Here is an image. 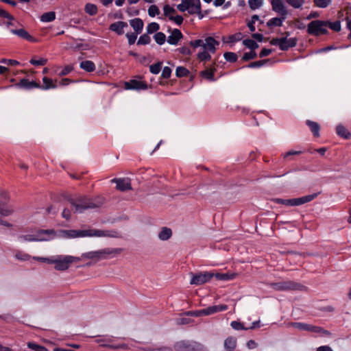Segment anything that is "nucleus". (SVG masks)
<instances>
[{
	"label": "nucleus",
	"instance_id": "f257e3e1",
	"mask_svg": "<svg viewBox=\"0 0 351 351\" xmlns=\"http://www.w3.org/2000/svg\"><path fill=\"white\" fill-rule=\"evenodd\" d=\"M39 235L45 234L51 237H57L64 239H74L86 237H103L105 234L102 230L88 229V230H60L56 232L53 229L39 230Z\"/></svg>",
	"mask_w": 351,
	"mask_h": 351
},
{
	"label": "nucleus",
	"instance_id": "f03ea898",
	"mask_svg": "<svg viewBox=\"0 0 351 351\" xmlns=\"http://www.w3.org/2000/svg\"><path fill=\"white\" fill-rule=\"evenodd\" d=\"M69 202L71 206V209L77 213H82L87 209L98 208L102 204L101 202H97L95 199L85 195L71 198Z\"/></svg>",
	"mask_w": 351,
	"mask_h": 351
},
{
	"label": "nucleus",
	"instance_id": "7ed1b4c3",
	"mask_svg": "<svg viewBox=\"0 0 351 351\" xmlns=\"http://www.w3.org/2000/svg\"><path fill=\"white\" fill-rule=\"evenodd\" d=\"M272 289L278 291H304L307 290V287L304 285L293 281H282L278 282H270L268 284Z\"/></svg>",
	"mask_w": 351,
	"mask_h": 351
},
{
	"label": "nucleus",
	"instance_id": "20e7f679",
	"mask_svg": "<svg viewBox=\"0 0 351 351\" xmlns=\"http://www.w3.org/2000/svg\"><path fill=\"white\" fill-rule=\"evenodd\" d=\"M121 248H105L98 251L84 253L82 258L100 260L108 258L110 255L119 254L122 252Z\"/></svg>",
	"mask_w": 351,
	"mask_h": 351
},
{
	"label": "nucleus",
	"instance_id": "39448f33",
	"mask_svg": "<svg viewBox=\"0 0 351 351\" xmlns=\"http://www.w3.org/2000/svg\"><path fill=\"white\" fill-rule=\"evenodd\" d=\"M177 9L180 12L187 10L189 14H198L200 19L203 17L200 0H182L181 3L177 5Z\"/></svg>",
	"mask_w": 351,
	"mask_h": 351
},
{
	"label": "nucleus",
	"instance_id": "423d86ee",
	"mask_svg": "<svg viewBox=\"0 0 351 351\" xmlns=\"http://www.w3.org/2000/svg\"><path fill=\"white\" fill-rule=\"evenodd\" d=\"M81 258L73 256H58L52 258L51 264H54V268L58 271H65L73 263H77Z\"/></svg>",
	"mask_w": 351,
	"mask_h": 351
},
{
	"label": "nucleus",
	"instance_id": "0eeeda50",
	"mask_svg": "<svg viewBox=\"0 0 351 351\" xmlns=\"http://www.w3.org/2000/svg\"><path fill=\"white\" fill-rule=\"evenodd\" d=\"M189 45L194 49L198 47H202L204 50L214 53L216 51V47L219 45V42L214 38L208 36L205 40L197 39L191 40L189 43Z\"/></svg>",
	"mask_w": 351,
	"mask_h": 351
},
{
	"label": "nucleus",
	"instance_id": "6e6552de",
	"mask_svg": "<svg viewBox=\"0 0 351 351\" xmlns=\"http://www.w3.org/2000/svg\"><path fill=\"white\" fill-rule=\"evenodd\" d=\"M307 33L315 36L326 34L328 29H326V21L315 20L308 24Z\"/></svg>",
	"mask_w": 351,
	"mask_h": 351
},
{
	"label": "nucleus",
	"instance_id": "1a4fd4ad",
	"mask_svg": "<svg viewBox=\"0 0 351 351\" xmlns=\"http://www.w3.org/2000/svg\"><path fill=\"white\" fill-rule=\"evenodd\" d=\"M175 348L177 351H206L202 343L189 340L178 341Z\"/></svg>",
	"mask_w": 351,
	"mask_h": 351
},
{
	"label": "nucleus",
	"instance_id": "9d476101",
	"mask_svg": "<svg viewBox=\"0 0 351 351\" xmlns=\"http://www.w3.org/2000/svg\"><path fill=\"white\" fill-rule=\"evenodd\" d=\"M317 196L316 194L309 195L299 198L284 199L280 198L275 199L274 201L276 203L284 204L286 206H298L306 202H311Z\"/></svg>",
	"mask_w": 351,
	"mask_h": 351
},
{
	"label": "nucleus",
	"instance_id": "9b49d317",
	"mask_svg": "<svg viewBox=\"0 0 351 351\" xmlns=\"http://www.w3.org/2000/svg\"><path fill=\"white\" fill-rule=\"evenodd\" d=\"M192 275V278L191 280V285H202L214 277V273L212 272H199L197 274H191Z\"/></svg>",
	"mask_w": 351,
	"mask_h": 351
},
{
	"label": "nucleus",
	"instance_id": "f8f14e48",
	"mask_svg": "<svg viewBox=\"0 0 351 351\" xmlns=\"http://www.w3.org/2000/svg\"><path fill=\"white\" fill-rule=\"evenodd\" d=\"M124 88L126 90H146L148 88V85L145 82L133 79L125 82L124 83Z\"/></svg>",
	"mask_w": 351,
	"mask_h": 351
},
{
	"label": "nucleus",
	"instance_id": "ddd939ff",
	"mask_svg": "<svg viewBox=\"0 0 351 351\" xmlns=\"http://www.w3.org/2000/svg\"><path fill=\"white\" fill-rule=\"evenodd\" d=\"M271 5L273 11L282 16V19L287 18L288 10L282 0H271Z\"/></svg>",
	"mask_w": 351,
	"mask_h": 351
},
{
	"label": "nucleus",
	"instance_id": "4468645a",
	"mask_svg": "<svg viewBox=\"0 0 351 351\" xmlns=\"http://www.w3.org/2000/svg\"><path fill=\"white\" fill-rule=\"evenodd\" d=\"M112 182L116 183V189L121 191L132 190L131 182L129 178H114Z\"/></svg>",
	"mask_w": 351,
	"mask_h": 351
},
{
	"label": "nucleus",
	"instance_id": "2eb2a0df",
	"mask_svg": "<svg viewBox=\"0 0 351 351\" xmlns=\"http://www.w3.org/2000/svg\"><path fill=\"white\" fill-rule=\"evenodd\" d=\"M11 32L13 34L17 35L19 37L28 40L32 43H36L37 40L31 36L25 29L21 28L18 29H11Z\"/></svg>",
	"mask_w": 351,
	"mask_h": 351
},
{
	"label": "nucleus",
	"instance_id": "dca6fc26",
	"mask_svg": "<svg viewBox=\"0 0 351 351\" xmlns=\"http://www.w3.org/2000/svg\"><path fill=\"white\" fill-rule=\"evenodd\" d=\"M183 38V35L180 29H174L170 36L167 38V42L170 45H176L179 41Z\"/></svg>",
	"mask_w": 351,
	"mask_h": 351
},
{
	"label": "nucleus",
	"instance_id": "f3484780",
	"mask_svg": "<svg viewBox=\"0 0 351 351\" xmlns=\"http://www.w3.org/2000/svg\"><path fill=\"white\" fill-rule=\"evenodd\" d=\"M128 27V23L124 21H117L112 23L109 29L116 32L118 35H122L124 33V28Z\"/></svg>",
	"mask_w": 351,
	"mask_h": 351
},
{
	"label": "nucleus",
	"instance_id": "a211bd4d",
	"mask_svg": "<svg viewBox=\"0 0 351 351\" xmlns=\"http://www.w3.org/2000/svg\"><path fill=\"white\" fill-rule=\"evenodd\" d=\"M216 71L215 64L214 63L210 68H206L205 70L199 73V75L209 81H215L214 74Z\"/></svg>",
	"mask_w": 351,
	"mask_h": 351
},
{
	"label": "nucleus",
	"instance_id": "6ab92c4d",
	"mask_svg": "<svg viewBox=\"0 0 351 351\" xmlns=\"http://www.w3.org/2000/svg\"><path fill=\"white\" fill-rule=\"evenodd\" d=\"M227 309H228V306L226 304L212 306H209L206 308L203 309V313H204V316H206V315L216 313L217 312L226 311Z\"/></svg>",
	"mask_w": 351,
	"mask_h": 351
},
{
	"label": "nucleus",
	"instance_id": "aec40b11",
	"mask_svg": "<svg viewBox=\"0 0 351 351\" xmlns=\"http://www.w3.org/2000/svg\"><path fill=\"white\" fill-rule=\"evenodd\" d=\"M130 25L133 27L136 34L141 33L143 28V21L139 18H136L130 21Z\"/></svg>",
	"mask_w": 351,
	"mask_h": 351
},
{
	"label": "nucleus",
	"instance_id": "412c9836",
	"mask_svg": "<svg viewBox=\"0 0 351 351\" xmlns=\"http://www.w3.org/2000/svg\"><path fill=\"white\" fill-rule=\"evenodd\" d=\"M19 85L21 87H23L27 89H30L33 88H40V85L39 83H37L34 81H29L27 79H22Z\"/></svg>",
	"mask_w": 351,
	"mask_h": 351
},
{
	"label": "nucleus",
	"instance_id": "4be33fe9",
	"mask_svg": "<svg viewBox=\"0 0 351 351\" xmlns=\"http://www.w3.org/2000/svg\"><path fill=\"white\" fill-rule=\"evenodd\" d=\"M237 346V339L235 337H229L224 341V348L227 351H233Z\"/></svg>",
	"mask_w": 351,
	"mask_h": 351
},
{
	"label": "nucleus",
	"instance_id": "5701e85b",
	"mask_svg": "<svg viewBox=\"0 0 351 351\" xmlns=\"http://www.w3.org/2000/svg\"><path fill=\"white\" fill-rule=\"evenodd\" d=\"M306 125L310 128L311 132L313 134V136L316 138H318L319 136V130L320 126L318 123L307 120L306 121Z\"/></svg>",
	"mask_w": 351,
	"mask_h": 351
},
{
	"label": "nucleus",
	"instance_id": "b1692460",
	"mask_svg": "<svg viewBox=\"0 0 351 351\" xmlns=\"http://www.w3.org/2000/svg\"><path fill=\"white\" fill-rule=\"evenodd\" d=\"M336 132L339 136L345 139H349L351 138L350 132L347 130V128L341 124L337 126Z\"/></svg>",
	"mask_w": 351,
	"mask_h": 351
},
{
	"label": "nucleus",
	"instance_id": "393cba45",
	"mask_svg": "<svg viewBox=\"0 0 351 351\" xmlns=\"http://www.w3.org/2000/svg\"><path fill=\"white\" fill-rule=\"evenodd\" d=\"M282 39L285 40V43H282V46L285 48L280 49L282 51H287L291 47H293L297 44V39L295 38H287V37H283Z\"/></svg>",
	"mask_w": 351,
	"mask_h": 351
},
{
	"label": "nucleus",
	"instance_id": "a878e982",
	"mask_svg": "<svg viewBox=\"0 0 351 351\" xmlns=\"http://www.w3.org/2000/svg\"><path fill=\"white\" fill-rule=\"evenodd\" d=\"M38 235L40 238H36L32 234L21 235L19 238L26 241H47L49 239V236L47 237H43V234L39 235L38 233Z\"/></svg>",
	"mask_w": 351,
	"mask_h": 351
},
{
	"label": "nucleus",
	"instance_id": "bb28decb",
	"mask_svg": "<svg viewBox=\"0 0 351 351\" xmlns=\"http://www.w3.org/2000/svg\"><path fill=\"white\" fill-rule=\"evenodd\" d=\"M80 68L87 72H93L95 70V65L94 62L90 60H85L80 63Z\"/></svg>",
	"mask_w": 351,
	"mask_h": 351
},
{
	"label": "nucleus",
	"instance_id": "cd10ccee",
	"mask_svg": "<svg viewBox=\"0 0 351 351\" xmlns=\"http://www.w3.org/2000/svg\"><path fill=\"white\" fill-rule=\"evenodd\" d=\"M171 230L169 228L163 227L158 234V237L160 240L166 241L168 240L171 237Z\"/></svg>",
	"mask_w": 351,
	"mask_h": 351
},
{
	"label": "nucleus",
	"instance_id": "c85d7f7f",
	"mask_svg": "<svg viewBox=\"0 0 351 351\" xmlns=\"http://www.w3.org/2000/svg\"><path fill=\"white\" fill-rule=\"evenodd\" d=\"M43 85L40 86V88L43 89H49V88H56V83L51 79L47 77H44L43 78Z\"/></svg>",
	"mask_w": 351,
	"mask_h": 351
},
{
	"label": "nucleus",
	"instance_id": "c756f323",
	"mask_svg": "<svg viewBox=\"0 0 351 351\" xmlns=\"http://www.w3.org/2000/svg\"><path fill=\"white\" fill-rule=\"evenodd\" d=\"M285 20V19H282V16H280V18L275 17L269 20L267 23V25L269 27L273 26L280 27L282 25V21Z\"/></svg>",
	"mask_w": 351,
	"mask_h": 351
},
{
	"label": "nucleus",
	"instance_id": "7c9ffc66",
	"mask_svg": "<svg viewBox=\"0 0 351 351\" xmlns=\"http://www.w3.org/2000/svg\"><path fill=\"white\" fill-rule=\"evenodd\" d=\"M214 276L217 280H232V279L234 278L236 276V274H229V273H226V274L216 273V274H214Z\"/></svg>",
	"mask_w": 351,
	"mask_h": 351
},
{
	"label": "nucleus",
	"instance_id": "2f4dec72",
	"mask_svg": "<svg viewBox=\"0 0 351 351\" xmlns=\"http://www.w3.org/2000/svg\"><path fill=\"white\" fill-rule=\"evenodd\" d=\"M84 11L89 15L94 16L97 13V7L95 4L88 3L86 4Z\"/></svg>",
	"mask_w": 351,
	"mask_h": 351
},
{
	"label": "nucleus",
	"instance_id": "473e14b6",
	"mask_svg": "<svg viewBox=\"0 0 351 351\" xmlns=\"http://www.w3.org/2000/svg\"><path fill=\"white\" fill-rule=\"evenodd\" d=\"M56 19V13L55 12H45L40 16V20L43 22H51L54 21Z\"/></svg>",
	"mask_w": 351,
	"mask_h": 351
},
{
	"label": "nucleus",
	"instance_id": "72a5a7b5",
	"mask_svg": "<svg viewBox=\"0 0 351 351\" xmlns=\"http://www.w3.org/2000/svg\"><path fill=\"white\" fill-rule=\"evenodd\" d=\"M243 44L247 48L250 49L251 51H254L259 47L258 45L254 40L252 39L243 40Z\"/></svg>",
	"mask_w": 351,
	"mask_h": 351
},
{
	"label": "nucleus",
	"instance_id": "f704fd0d",
	"mask_svg": "<svg viewBox=\"0 0 351 351\" xmlns=\"http://www.w3.org/2000/svg\"><path fill=\"white\" fill-rule=\"evenodd\" d=\"M248 4L252 10H255L262 7L263 0H248Z\"/></svg>",
	"mask_w": 351,
	"mask_h": 351
},
{
	"label": "nucleus",
	"instance_id": "c9c22d12",
	"mask_svg": "<svg viewBox=\"0 0 351 351\" xmlns=\"http://www.w3.org/2000/svg\"><path fill=\"white\" fill-rule=\"evenodd\" d=\"M286 2L293 8L298 9L305 3V0H286Z\"/></svg>",
	"mask_w": 351,
	"mask_h": 351
},
{
	"label": "nucleus",
	"instance_id": "e433bc0d",
	"mask_svg": "<svg viewBox=\"0 0 351 351\" xmlns=\"http://www.w3.org/2000/svg\"><path fill=\"white\" fill-rule=\"evenodd\" d=\"M189 74V71L184 66H178L176 71V75L178 77H186Z\"/></svg>",
	"mask_w": 351,
	"mask_h": 351
},
{
	"label": "nucleus",
	"instance_id": "4c0bfd02",
	"mask_svg": "<svg viewBox=\"0 0 351 351\" xmlns=\"http://www.w3.org/2000/svg\"><path fill=\"white\" fill-rule=\"evenodd\" d=\"M27 346L29 348L35 351H48V349L45 346L38 345L33 342H28Z\"/></svg>",
	"mask_w": 351,
	"mask_h": 351
},
{
	"label": "nucleus",
	"instance_id": "58836bf2",
	"mask_svg": "<svg viewBox=\"0 0 351 351\" xmlns=\"http://www.w3.org/2000/svg\"><path fill=\"white\" fill-rule=\"evenodd\" d=\"M330 27L331 29L335 32H339L341 30V23L339 21H335L333 23L326 21V29Z\"/></svg>",
	"mask_w": 351,
	"mask_h": 351
},
{
	"label": "nucleus",
	"instance_id": "ea45409f",
	"mask_svg": "<svg viewBox=\"0 0 351 351\" xmlns=\"http://www.w3.org/2000/svg\"><path fill=\"white\" fill-rule=\"evenodd\" d=\"M154 40L158 45H162L165 43L166 40V36L162 32H157L154 36Z\"/></svg>",
	"mask_w": 351,
	"mask_h": 351
},
{
	"label": "nucleus",
	"instance_id": "a19ab883",
	"mask_svg": "<svg viewBox=\"0 0 351 351\" xmlns=\"http://www.w3.org/2000/svg\"><path fill=\"white\" fill-rule=\"evenodd\" d=\"M311 332L315 333H322L326 336H330L331 335L328 330H324V328L316 326H313V327H311Z\"/></svg>",
	"mask_w": 351,
	"mask_h": 351
},
{
	"label": "nucleus",
	"instance_id": "79ce46f5",
	"mask_svg": "<svg viewBox=\"0 0 351 351\" xmlns=\"http://www.w3.org/2000/svg\"><path fill=\"white\" fill-rule=\"evenodd\" d=\"M224 58L230 62H235L237 60V55L233 52H226L223 55Z\"/></svg>",
	"mask_w": 351,
	"mask_h": 351
},
{
	"label": "nucleus",
	"instance_id": "37998d69",
	"mask_svg": "<svg viewBox=\"0 0 351 351\" xmlns=\"http://www.w3.org/2000/svg\"><path fill=\"white\" fill-rule=\"evenodd\" d=\"M162 62H158L156 64H152L149 66V71L153 74H158L160 73L161 68H162Z\"/></svg>",
	"mask_w": 351,
	"mask_h": 351
},
{
	"label": "nucleus",
	"instance_id": "c03bdc74",
	"mask_svg": "<svg viewBox=\"0 0 351 351\" xmlns=\"http://www.w3.org/2000/svg\"><path fill=\"white\" fill-rule=\"evenodd\" d=\"M209 51L204 49L203 51L197 53V58L200 61L210 60L211 59L210 55L208 53Z\"/></svg>",
	"mask_w": 351,
	"mask_h": 351
},
{
	"label": "nucleus",
	"instance_id": "a18cd8bd",
	"mask_svg": "<svg viewBox=\"0 0 351 351\" xmlns=\"http://www.w3.org/2000/svg\"><path fill=\"white\" fill-rule=\"evenodd\" d=\"M159 13L160 10L156 5H152L148 9V14L152 17H154L155 16L159 14Z\"/></svg>",
	"mask_w": 351,
	"mask_h": 351
},
{
	"label": "nucleus",
	"instance_id": "49530a36",
	"mask_svg": "<svg viewBox=\"0 0 351 351\" xmlns=\"http://www.w3.org/2000/svg\"><path fill=\"white\" fill-rule=\"evenodd\" d=\"M163 11H164V15L165 16H168L169 18V16H173V14L176 13V10L169 5H165L164 6Z\"/></svg>",
	"mask_w": 351,
	"mask_h": 351
},
{
	"label": "nucleus",
	"instance_id": "de8ad7c7",
	"mask_svg": "<svg viewBox=\"0 0 351 351\" xmlns=\"http://www.w3.org/2000/svg\"><path fill=\"white\" fill-rule=\"evenodd\" d=\"M151 38L147 34H143L140 36L137 45H147L150 43Z\"/></svg>",
	"mask_w": 351,
	"mask_h": 351
},
{
	"label": "nucleus",
	"instance_id": "09e8293b",
	"mask_svg": "<svg viewBox=\"0 0 351 351\" xmlns=\"http://www.w3.org/2000/svg\"><path fill=\"white\" fill-rule=\"evenodd\" d=\"M315 5L319 8H326L331 2V0H313Z\"/></svg>",
	"mask_w": 351,
	"mask_h": 351
},
{
	"label": "nucleus",
	"instance_id": "8fccbe9b",
	"mask_svg": "<svg viewBox=\"0 0 351 351\" xmlns=\"http://www.w3.org/2000/svg\"><path fill=\"white\" fill-rule=\"evenodd\" d=\"M160 28V26L156 23H151L147 25V34H152L156 31H158Z\"/></svg>",
	"mask_w": 351,
	"mask_h": 351
},
{
	"label": "nucleus",
	"instance_id": "3c124183",
	"mask_svg": "<svg viewBox=\"0 0 351 351\" xmlns=\"http://www.w3.org/2000/svg\"><path fill=\"white\" fill-rule=\"evenodd\" d=\"M256 57V53L255 52V51H251L250 52L245 53L242 57V60L243 61H248L254 59Z\"/></svg>",
	"mask_w": 351,
	"mask_h": 351
},
{
	"label": "nucleus",
	"instance_id": "603ef678",
	"mask_svg": "<svg viewBox=\"0 0 351 351\" xmlns=\"http://www.w3.org/2000/svg\"><path fill=\"white\" fill-rule=\"evenodd\" d=\"M230 325L234 330H248V328L244 327L243 324L240 322L232 321Z\"/></svg>",
	"mask_w": 351,
	"mask_h": 351
},
{
	"label": "nucleus",
	"instance_id": "864d4df0",
	"mask_svg": "<svg viewBox=\"0 0 351 351\" xmlns=\"http://www.w3.org/2000/svg\"><path fill=\"white\" fill-rule=\"evenodd\" d=\"M267 62H269V59L258 60L250 63L247 66L250 68L260 67L263 66Z\"/></svg>",
	"mask_w": 351,
	"mask_h": 351
},
{
	"label": "nucleus",
	"instance_id": "5fc2aeb1",
	"mask_svg": "<svg viewBox=\"0 0 351 351\" xmlns=\"http://www.w3.org/2000/svg\"><path fill=\"white\" fill-rule=\"evenodd\" d=\"M178 51L183 56H191L193 53L190 47L187 46H183L178 49Z\"/></svg>",
	"mask_w": 351,
	"mask_h": 351
},
{
	"label": "nucleus",
	"instance_id": "6e6d98bb",
	"mask_svg": "<svg viewBox=\"0 0 351 351\" xmlns=\"http://www.w3.org/2000/svg\"><path fill=\"white\" fill-rule=\"evenodd\" d=\"M15 257L18 260L21 261H28L31 258V256L29 254L23 253L21 252H16L15 254Z\"/></svg>",
	"mask_w": 351,
	"mask_h": 351
},
{
	"label": "nucleus",
	"instance_id": "4d7b16f0",
	"mask_svg": "<svg viewBox=\"0 0 351 351\" xmlns=\"http://www.w3.org/2000/svg\"><path fill=\"white\" fill-rule=\"evenodd\" d=\"M285 43V40L282 39V38H273L270 41V43L272 45L278 46L280 49L285 48V47L282 46V43Z\"/></svg>",
	"mask_w": 351,
	"mask_h": 351
},
{
	"label": "nucleus",
	"instance_id": "13d9d810",
	"mask_svg": "<svg viewBox=\"0 0 351 351\" xmlns=\"http://www.w3.org/2000/svg\"><path fill=\"white\" fill-rule=\"evenodd\" d=\"M29 62L33 65H45L47 62V60L45 58H40L39 60L31 59Z\"/></svg>",
	"mask_w": 351,
	"mask_h": 351
},
{
	"label": "nucleus",
	"instance_id": "bf43d9fd",
	"mask_svg": "<svg viewBox=\"0 0 351 351\" xmlns=\"http://www.w3.org/2000/svg\"><path fill=\"white\" fill-rule=\"evenodd\" d=\"M171 74V69L169 66H165L162 72V77L168 79L170 77Z\"/></svg>",
	"mask_w": 351,
	"mask_h": 351
},
{
	"label": "nucleus",
	"instance_id": "052dcab7",
	"mask_svg": "<svg viewBox=\"0 0 351 351\" xmlns=\"http://www.w3.org/2000/svg\"><path fill=\"white\" fill-rule=\"evenodd\" d=\"M169 20L175 22L177 25H181L183 23V17L180 15L169 16Z\"/></svg>",
	"mask_w": 351,
	"mask_h": 351
},
{
	"label": "nucleus",
	"instance_id": "680f3d73",
	"mask_svg": "<svg viewBox=\"0 0 351 351\" xmlns=\"http://www.w3.org/2000/svg\"><path fill=\"white\" fill-rule=\"evenodd\" d=\"M137 35L136 33H128L126 34V36L128 39V43L130 45H133L136 40V38H137Z\"/></svg>",
	"mask_w": 351,
	"mask_h": 351
},
{
	"label": "nucleus",
	"instance_id": "e2e57ef3",
	"mask_svg": "<svg viewBox=\"0 0 351 351\" xmlns=\"http://www.w3.org/2000/svg\"><path fill=\"white\" fill-rule=\"evenodd\" d=\"M148 351H172V349L168 346H160L155 348H149Z\"/></svg>",
	"mask_w": 351,
	"mask_h": 351
},
{
	"label": "nucleus",
	"instance_id": "0e129e2a",
	"mask_svg": "<svg viewBox=\"0 0 351 351\" xmlns=\"http://www.w3.org/2000/svg\"><path fill=\"white\" fill-rule=\"evenodd\" d=\"M0 16L3 18H6L9 20L13 21L14 19V16L9 14L7 11L0 8Z\"/></svg>",
	"mask_w": 351,
	"mask_h": 351
},
{
	"label": "nucleus",
	"instance_id": "69168bd1",
	"mask_svg": "<svg viewBox=\"0 0 351 351\" xmlns=\"http://www.w3.org/2000/svg\"><path fill=\"white\" fill-rule=\"evenodd\" d=\"M73 66L67 65L62 70L59 75L60 76L66 75L73 70Z\"/></svg>",
	"mask_w": 351,
	"mask_h": 351
},
{
	"label": "nucleus",
	"instance_id": "338daca9",
	"mask_svg": "<svg viewBox=\"0 0 351 351\" xmlns=\"http://www.w3.org/2000/svg\"><path fill=\"white\" fill-rule=\"evenodd\" d=\"M1 62L7 64L10 66H15V65H18L19 64V62L17 60H10H10L2 59L1 60Z\"/></svg>",
	"mask_w": 351,
	"mask_h": 351
},
{
	"label": "nucleus",
	"instance_id": "774afa93",
	"mask_svg": "<svg viewBox=\"0 0 351 351\" xmlns=\"http://www.w3.org/2000/svg\"><path fill=\"white\" fill-rule=\"evenodd\" d=\"M62 216L63 218L66 219V220H69L71 219V213L70 209L64 208L62 211Z\"/></svg>",
	"mask_w": 351,
	"mask_h": 351
}]
</instances>
